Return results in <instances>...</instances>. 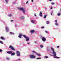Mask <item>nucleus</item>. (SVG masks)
I'll return each mask as SVG.
<instances>
[{"label": "nucleus", "mask_w": 61, "mask_h": 61, "mask_svg": "<svg viewBox=\"0 0 61 61\" xmlns=\"http://www.w3.org/2000/svg\"><path fill=\"white\" fill-rule=\"evenodd\" d=\"M46 33H48V32L47 31H46Z\"/></svg>", "instance_id": "37998d69"}, {"label": "nucleus", "mask_w": 61, "mask_h": 61, "mask_svg": "<svg viewBox=\"0 0 61 61\" xmlns=\"http://www.w3.org/2000/svg\"><path fill=\"white\" fill-rule=\"evenodd\" d=\"M3 51V50H1V49H0V52H1Z\"/></svg>", "instance_id": "c756f323"}, {"label": "nucleus", "mask_w": 61, "mask_h": 61, "mask_svg": "<svg viewBox=\"0 0 61 61\" xmlns=\"http://www.w3.org/2000/svg\"><path fill=\"white\" fill-rule=\"evenodd\" d=\"M52 8H53L52 7H51L50 9H52Z\"/></svg>", "instance_id": "e433bc0d"}, {"label": "nucleus", "mask_w": 61, "mask_h": 61, "mask_svg": "<svg viewBox=\"0 0 61 61\" xmlns=\"http://www.w3.org/2000/svg\"><path fill=\"white\" fill-rule=\"evenodd\" d=\"M53 0H49L50 1H53Z\"/></svg>", "instance_id": "4c0bfd02"}, {"label": "nucleus", "mask_w": 61, "mask_h": 61, "mask_svg": "<svg viewBox=\"0 0 61 61\" xmlns=\"http://www.w3.org/2000/svg\"><path fill=\"white\" fill-rule=\"evenodd\" d=\"M29 56L31 57V58H35L36 57L35 56L33 55H30Z\"/></svg>", "instance_id": "39448f33"}, {"label": "nucleus", "mask_w": 61, "mask_h": 61, "mask_svg": "<svg viewBox=\"0 0 61 61\" xmlns=\"http://www.w3.org/2000/svg\"><path fill=\"white\" fill-rule=\"evenodd\" d=\"M21 60V59H19V60Z\"/></svg>", "instance_id": "49530a36"}, {"label": "nucleus", "mask_w": 61, "mask_h": 61, "mask_svg": "<svg viewBox=\"0 0 61 61\" xmlns=\"http://www.w3.org/2000/svg\"><path fill=\"white\" fill-rule=\"evenodd\" d=\"M34 15L35 16H36V14H34Z\"/></svg>", "instance_id": "72a5a7b5"}, {"label": "nucleus", "mask_w": 61, "mask_h": 61, "mask_svg": "<svg viewBox=\"0 0 61 61\" xmlns=\"http://www.w3.org/2000/svg\"><path fill=\"white\" fill-rule=\"evenodd\" d=\"M18 9L19 10H20V11H23L22 12L23 14H25V9H23V8H18Z\"/></svg>", "instance_id": "7ed1b4c3"}, {"label": "nucleus", "mask_w": 61, "mask_h": 61, "mask_svg": "<svg viewBox=\"0 0 61 61\" xmlns=\"http://www.w3.org/2000/svg\"><path fill=\"white\" fill-rule=\"evenodd\" d=\"M45 57L46 58H48V56H45Z\"/></svg>", "instance_id": "5701e85b"}, {"label": "nucleus", "mask_w": 61, "mask_h": 61, "mask_svg": "<svg viewBox=\"0 0 61 61\" xmlns=\"http://www.w3.org/2000/svg\"><path fill=\"white\" fill-rule=\"evenodd\" d=\"M51 4L52 5H54V3H51Z\"/></svg>", "instance_id": "f704fd0d"}, {"label": "nucleus", "mask_w": 61, "mask_h": 61, "mask_svg": "<svg viewBox=\"0 0 61 61\" xmlns=\"http://www.w3.org/2000/svg\"><path fill=\"white\" fill-rule=\"evenodd\" d=\"M58 16H60V13H59L58 14Z\"/></svg>", "instance_id": "4be33fe9"}, {"label": "nucleus", "mask_w": 61, "mask_h": 61, "mask_svg": "<svg viewBox=\"0 0 61 61\" xmlns=\"http://www.w3.org/2000/svg\"><path fill=\"white\" fill-rule=\"evenodd\" d=\"M7 53L9 54H11V56H14V55L15 54V53L14 52L13 53H13V52L12 51H8L7 52Z\"/></svg>", "instance_id": "20e7f679"}, {"label": "nucleus", "mask_w": 61, "mask_h": 61, "mask_svg": "<svg viewBox=\"0 0 61 61\" xmlns=\"http://www.w3.org/2000/svg\"><path fill=\"white\" fill-rule=\"evenodd\" d=\"M5 1L6 3H7V0H5Z\"/></svg>", "instance_id": "bb28decb"}, {"label": "nucleus", "mask_w": 61, "mask_h": 61, "mask_svg": "<svg viewBox=\"0 0 61 61\" xmlns=\"http://www.w3.org/2000/svg\"><path fill=\"white\" fill-rule=\"evenodd\" d=\"M49 21H46V24H49Z\"/></svg>", "instance_id": "a878e982"}, {"label": "nucleus", "mask_w": 61, "mask_h": 61, "mask_svg": "<svg viewBox=\"0 0 61 61\" xmlns=\"http://www.w3.org/2000/svg\"><path fill=\"white\" fill-rule=\"evenodd\" d=\"M30 32L31 33H33L35 32V31L33 30H32L30 31Z\"/></svg>", "instance_id": "f8f14e48"}, {"label": "nucleus", "mask_w": 61, "mask_h": 61, "mask_svg": "<svg viewBox=\"0 0 61 61\" xmlns=\"http://www.w3.org/2000/svg\"><path fill=\"white\" fill-rule=\"evenodd\" d=\"M5 29L6 30V32H8L9 31V28H8V27H7V26H6L5 27Z\"/></svg>", "instance_id": "0eeeda50"}, {"label": "nucleus", "mask_w": 61, "mask_h": 61, "mask_svg": "<svg viewBox=\"0 0 61 61\" xmlns=\"http://www.w3.org/2000/svg\"><path fill=\"white\" fill-rule=\"evenodd\" d=\"M42 40L43 42H45L46 41V39L44 37L42 38Z\"/></svg>", "instance_id": "9d476101"}, {"label": "nucleus", "mask_w": 61, "mask_h": 61, "mask_svg": "<svg viewBox=\"0 0 61 61\" xmlns=\"http://www.w3.org/2000/svg\"><path fill=\"white\" fill-rule=\"evenodd\" d=\"M41 28H44V27H41Z\"/></svg>", "instance_id": "c9c22d12"}, {"label": "nucleus", "mask_w": 61, "mask_h": 61, "mask_svg": "<svg viewBox=\"0 0 61 61\" xmlns=\"http://www.w3.org/2000/svg\"><path fill=\"white\" fill-rule=\"evenodd\" d=\"M45 9H47V8H46V7H45Z\"/></svg>", "instance_id": "58836bf2"}, {"label": "nucleus", "mask_w": 61, "mask_h": 61, "mask_svg": "<svg viewBox=\"0 0 61 61\" xmlns=\"http://www.w3.org/2000/svg\"><path fill=\"white\" fill-rule=\"evenodd\" d=\"M51 48L52 51V53H53L54 56H56V52L55 51L54 48L52 47H51Z\"/></svg>", "instance_id": "f03ea898"}, {"label": "nucleus", "mask_w": 61, "mask_h": 61, "mask_svg": "<svg viewBox=\"0 0 61 61\" xmlns=\"http://www.w3.org/2000/svg\"><path fill=\"white\" fill-rule=\"evenodd\" d=\"M15 2H14L13 4H15Z\"/></svg>", "instance_id": "09e8293b"}, {"label": "nucleus", "mask_w": 61, "mask_h": 61, "mask_svg": "<svg viewBox=\"0 0 61 61\" xmlns=\"http://www.w3.org/2000/svg\"><path fill=\"white\" fill-rule=\"evenodd\" d=\"M34 43H36V41H35Z\"/></svg>", "instance_id": "de8ad7c7"}, {"label": "nucleus", "mask_w": 61, "mask_h": 61, "mask_svg": "<svg viewBox=\"0 0 61 61\" xmlns=\"http://www.w3.org/2000/svg\"><path fill=\"white\" fill-rule=\"evenodd\" d=\"M11 21L12 22H13V20H11Z\"/></svg>", "instance_id": "a19ab883"}, {"label": "nucleus", "mask_w": 61, "mask_h": 61, "mask_svg": "<svg viewBox=\"0 0 61 61\" xmlns=\"http://www.w3.org/2000/svg\"><path fill=\"white\" fill-rule=\"evenodd\" d=\"M15 27H17V25L16 24L15 25Z\"/></svg>", "instance_id": "7c9ffc66"}, {"label": "nucleus", "mask_w": 61, "mask_h": 61, "mask_svg": "<svg viewBox=\"0 0 61 61\" xmlns=\"http://www.w3.org/2000/svg\"><path fill=\"white\" fill-rule=\"evenodd\" d=\"M0 43H1V44H3V42L2 41H0Z\"/></svg>", "instance_id": "393cba45"}, {"label": "nucleus", "mask_w": 61, "mask_h": 61, "mask_svg": "<svg viewBox=\"0 0 61 61\" xmlns=\"http://www.w3.org/2000/svg\"><path fill=\"white\" fill-rule=\"evenodd\" d=\"M40 47H41V48H42L43 47V45H40Z\"/></svg>", "instance_id": "a211bd4d"}, {"label": "nucleus", "mask_w": 61, "mask_h": 61, "mask_svg": "<svg viewBox=\"0 0 61 61\" xmlns=\"http://www.w3.org/2000/svg\"><path fill=\"white\" fill-rule=\"evenodd\" d=\"M27 44H29V43H28V42L27 43Z\"/></svg>", "instance_id": "a18cd8bd"}, {"label": "nucleus", "mask_w": 61, "mask_h": 61, "mask_svg": "<svg viewBox=\"0 0 61 61\" xmlns=\"http://www.w3.org/2000/svg\"><path fill=\"white\" fill-rule=\"evenodd\" d=\"M37 59H41V58H37Z\"/></svg>", "instance_id": "b1692460"}, {"label": "nucleus", "mask_w": 61, "mask_h": 61, "mask_svg": "<svg viewBox=\"0 0 61 61\" xmlns=\"http://www.w3.org/2000/svg\"><path fill=\"white\" fill-rule=\"evenodd\" d=\"M9 16L10 17H11V16H12V15L11 14H9Z\"/></svg>", "instance_id": "f3484780"}, {"label": "nucleus", "mask_w": 61, "mask_h": 61, "mask_svg": "<svg viewBox=\"0 0 61 61\" xmlns=\"http://www.w3.org/2000/svg\"><path fill=\"white\" fill-rule=\"evenodd\" d=\"M53 57L54 58H59V57H56V56H54Z\"/></svg>", "instance_id": "2eb2a0df"}, {"label": "nucleus", "mask_w": 61, "mask_h": 61, "mask_svg": "<svg viewBox=\"0 0 61 61\" xmlns=\"http://www.w3.org/2000/svg\"><path fill=\"white\" fill-rule=\"evenodd\" d=\"M36 55H37V56H41V55H40V54H39V53H36Z\"/></svg>", "instance_id": "9b49d317"}, {"label": "nucleus", "mask_w": 61, "mask_h": 61, "mask_svg": "<svg viewBox=\"0 0 61 61\" xmlns=\"http://www.w3.org/2000/svg\"><path fill=\"white\" fill-rule=\"evenodd\" d=\"M52 13H53V11H51V15H52Z\"/></svg>", "instance_id": "cd10ccee"}, {"label": "nucleus", "mask_w": 61, "mask_h": 61, "mask_svg": "<svg viewBox=\"0 0 61 61\" xmlns=\"http://www.w3.org/2000/svg\"><path fill=\"white\" fill-rule=\"evenodd\" d=\"M60 10L61 11V9H60Z\"/></svg>", "instance_id": "8fccbe9b"}, {"label": "nucleus", "mask_w": 61, "mask_h": 61, "mask_svg": "<svg viewBox=\"0 0 61 61\" xmlns=\"http://www.w3.org/2000/svg\"><path fill=\"white\" fill-rule=\"evenodd\" d=\"M46 15H45L44 16V17H43V18H46Z\"/></svg>", "instance_id": "aec40b11"}, {"label": "nucleus", "mask_w": 61, "mask_h": 61, "mask_svg": "<svg viewBox=\"0 0 61 61\" xmlns=\"http://www.w3.org/2000/svg\"><path fill=\"white\" fill-rule=\"evenodd\" d=\"M16 53L17 55V56H20V52L19 51H17L16 52Z\"/></svg>", "instance_id": "423d86ee"}, {"label": "nucleus", "mask_w": 61, "mask_h": 61, "mask_svg": "<svg viewBox=\"0 0 61 61\" xmlns=\"http://www.w3.org/2000/svg\"><path fill=\"white\" fill-rule=\"evenodd\" d=\"M33 1H34V0H31V1L32 2H33Z\"/></svg>", "instance_id": "79ce46f5"}, {"label": "nucleus", "mask_w": 61, "mask_h": 61, "mask_svg": "<svg viewBox=\"0 0 61 61\" xmlns=\"http://www.w3.org/2000/svg\"><path fill=\"white\" fill-rule=\"evenodd\" d=\"M23 36L24 38H26V40L27 42L28 41V40H29V38H28V37H27L25 35H22V34H19V35L18 36V37L19 38H21V36Z\"/></svg>", "instance_id": "f257e3e1"}, {"label": "nucleus", "mask_w": 61, "mask_h": 61, "mask_svg": "<svg viewBox=\"0 0 61 61\" xmlns=\"http://www.w3.org/2000/svg\"><path fill=\"white\" fill-rule=\"evenodd\" d=\"M21 19H22V20H23V19H24V17L23 16H22L21 17Z\"/></svg>", "instance_id": "dca6fc26"}, {"label": "nucleus", "mask_w": 61, "mask_h": 61, "mask_svg": "<svg viewBox=\"0 0 61 61\" xmlns=\"http://www.w3.org/2000/svg\"><path fill=\"white\" fill-rule=\"evenodd\" d=\"M7 60H9V58H7Z\"/></svg>", "instance_id": "2f4dec72"}, {"label": "nucleus", "mask_w": 61, "mask_h": 61, "mask_svg": "<svg viewBox=\"0 0 61 61\" xmlns=\"http://www.w3.org/2000/svg\"><path fill=\"white\" fill-rule=\"evenodd\" d=\"M0 38L2 40H4V39H5V38H4L3 37H1Z\"/></svg>", "instance_id": "ddd939ff"}, {"label": "nucleus", "mask_w": 61, "mask_h": 61, "mask_svg": "<svg viewBox=\"0 0 61 61\" xmlns=\"http://www.w3.org/2000/svg\"><path fill=\"white\" fill-rule=\"evenodd\" d=\"M32 52L33 53H35V54H36V52H35V51H33Z\"/></svg>", "instance_id": "412c9836"}, {"label": "nucleus", "mask_w": 61, "mask_h": 61, "mask_svg": "<svg viewBox=\"0 0 61 61\" xmlns=\"http://www.w3.org/2000/svg\"><path fill=\"white\" fill-rule=\"evenodd\" d=\"M28 1H27V2H26V4H27V3H28Z\"/></svg>", "instance_id": "473e14b6"}, {"label": "nucleus", "mask_w": 61, "mask_h": 61, "mask_svg": "<svg viewBox=\"0 0 61 61\" xmlns=\"http://www.w3.org/2000/svg\"><path fill=\"white\" fill-rule=\"evenodd\" d=\"M57 48H59V46H57Z\"/></svg>", "instance_id": "c03bdc74"}, {"label": "nucleus", "mask_w": 61, "mask_h": 61, "mask_svg": "<svg viewBox=\"0 0 61 61\" xmlns=\"http://www.w3.org/2000/svg\"><path fill=\"white\" fill-rule=\"evenodd\" d=\"M42 12H40V14L39 15L40 16H42Z\"/></svg>", "instance_id": "4468645a"}, {"label": "nucleus", "mask_w": 61, "mask_h": 61, "mask_svg": "<svg viewBox=\"0 0 61 61\" xmlns=\"http://www.w3.org/2000/svg\"><path fill=\"white\" fill-rule=\"evenodd\" d=\"M47 50L48 51H49V49H47Z\"/></svg>", "instance_id": "ea45409f"}, {"label": "nucleus", "mask_w": 61, "mask_h": 61, "mask_svg": "<svg viewBox=\"0 0 61 61\" xmlns=\"http://www.w3.org/2000/svg\"><path fill=\"white\" fill-rule=\"evenodd\" d=\"M9 47L10 48H11V49L12 50H15V49H14L13 47L11 46V45Z\"/></svg>", "instance_id": "1a4fd4ad"}, {"label": "nucleus", "mask_w": 61, "mask_h": 61, "mask_svg": "<svg viewBox=\"0 0 61 61\" xmlns=\"http://www.w3.org/2000/svg\"><path fill=\"white\" fill-rule=\"evenodd\" d=\"M55 24L56 25V26H57L58 25V24L57 23V20H55Z\"/></svg>", "instance_id": "6e6552de"}, {"label": "nucleus", "mask_w": 61, "mask_h": 61, "mask_svg": "<svg viewBox=\"0 0 61 61\" xmlns=\"http://www.w3.org/2000/svg\"><path fill=\"white\" fill-rule=\"evenodd\" d=\"M31 22L32 23H35V21L34 20H31Z\"/></svg>", "instance_id": "6ab92c4d"}, {"label": "nucleus", "mask_w": 61, "mask_h": 61, "mask_svg": "<svg viewBox=\"0 0 61 61\" xmlns=\"http://www.w3.org/2000/svg\"><path fill=\"white\" fill-rule=\"evenodd\" d=\"M10 33H11V35H13L14 34V33H12L11 32H10Z\"/></svg>", "instance_id": "c85d7f7f"}]
</instances>
